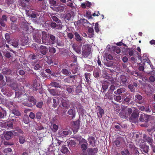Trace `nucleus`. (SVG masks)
Here are the masks:
<instances>
[{"instance_id":"f257e3e1","label":"nucleus","mask_w":155,"mask_h":155,"mask_svg":"<svg viewBox=\"0 0 155 155\" xmlns=\"http://www.w3.org/2000/svg\"><path fill=\"white\" fill-rule=\"evenodd\" d=\"M16 121L15 119H12L9 120L7 122H2L0 126L3 129H8V128H12L13 127V124L15 123Z\"/></svg>"},{"instance_id":"f03ea898","label":"nucleus","mask_w":155,"mask_h":155,"mask_svg":"<svg viewBox=\"0 0 155 155\" xmlns=\"http://www.w3.org/2000/svg\"><path fill=\"white\" fill-rule=\"evenodd\" d=\"M36 102L37 100L34 96H29L28 97L27 103H24V105L31 107L36 105Z\"/></svg>"},{"instance_id":"7ed1b4c3","label":"nucleus","mask_w":155,"mask_h":155,"mask_svg":"<svg viewBox=\"0 0 155 155\" xmlns=\"http://www.w3.org/2000/svg\"><path fill=\"white\" fill-rule=\"evenodd\" d=\"M48 38L46 42L44 41V44L51 45L57 43L55 36L51 34H48Z\"/></svg>"},{"instance_id":"20e7f679","label":"nucleus","mask_w":155,"mask_h":155,"mask_svg":"<svg viewBox=\"0 0 155 155\" xmlns=\"http://www.w3.org/2000/svg\"><path fill=\"white\" fill-rule=\"evenodd\" d=\"M6 82L7 85L11 87L13 89L16 88L18 87V84L15 80L11 79L10 77L6 76Z\"/></svg>"},{"instance_id":"39448f33","label":"nucleus","mask_w":155,"mask_h":155,"mask_svg":"<svg viewBox=\"0 0 155 155\" xmlns=\"http://www.w3.org/2000/svg\"><path fill=\"white\" fill-rule=\"evenodd\" d=\"M91 53V48L88 45H84L82 47V55L84 58H87Z\"/></svg>"},{"instance_id":"423d86ee","label":"nucleus","mask_w":155,"mask_h":155,"mask_svg":"<svg viewBox=\"0 0 155 155\" xmlns=\"http://www.w3.org/2000/svg\"><path fill=\"white\" fill-rule=\"evenodd\" d=\"M27 34H22L20 36V39L22 46H25L29 43V38Z\"/></svg>"},{"instance_id":"0eeeda50","label":"nucleus","mask_w":155,"mask_h":155,"mask_svg":"<svg viewBox=\"0 0 155 155\" xmlns=\"http://www.w3.org/2000/svg\"><path fill=\"white\" fill-rule=\"evenodd\" d=\"M19 94V92H15V97H17L18 99V100H17V101L21 103L24 105V103H27V101H25V98H26L27 96L26 95Z\"/></svg>"},{"instance_id":"6e6552de","label":"nucleus","mask_w":155,"mask_h":155,"mask_svg":"<svg viewBox=\"0 0 155 155\" xmlns=\"http://www.w3.org/2000/svg\"><path fill=\"white\" fill-rule=\"evenodd\" d=\"M33 40L38 43H41V34L38 31H35L33 33Z\"/></svg>"},{"instance_id":"1a4fd4ad","label":"nucleus","mask_w":155,"mask_h":155,"mask_svg":"<svg viewBox=\"0 0 155 155\" xmlns=\"http://www.w3.org/2000/svg\"><path fill=\"white\" fill-rule=\"evenodd\" d=\"M76 78V75H70L64 79V81L66 83L73 84L75 82Z\"/></svg>"},{"instance_id":"9d476101","label":"nucleus","mask_w":155,"mask_h":155,"mask_svg":"<svg viewBox=\"0 0 155 155\" xmlns=\"http://www.w3.org/2000/svg\"><path fill=\"white\" fill-rule=\"evenodd\" d=\"M26 12L28 15V16L32 18H35L36 19H39L40 17V16L38 17L39 16V13H36L35 12L31 10H28L26 11Z\"/></svg>"},{"instance_id":"9b49d317","label":"nucleus","mask_w":155,"mask_h":155,"mask_svg":"<svg viewBox=\"0 0 155 155\" xmlns=\"http://www.w3.org/2000/svg\"><path fill=\"white\" fill-rule=\"evenodd\" d=\"M150 116L145 114H141L139 117V120L140 121L147 123L149 121V119Z\"/></svg>"},{"instance_id":"f8f14e48","label":"nucleus","mask_w":155,"mask_h":155,"mask_svg":"<svg viewBox=\"0 0 155 155\" xmlns=\"http://www.w3.org/2000/svg\"><path fill=\"white\" fill-rule=\"evenodd\" d=\"M139 147L142 151L146 153H148L149 150V147L146 143H140Z\"/></svg>"},{"instance_id":"ddd939ff","label":"nucleus","mask_w":155,"mask_h":155,"mask_svg":"<svg viewBox=\"0 0 155 155\" xmlns=\"http://www.w3.org/2000/svg\"><path fill=\"white\" fill-rule=\"evenodd\" d=\"M129 96L125 98L123 101V103L124 104L128 105L130 104V102L131 99H133L134 98V94L132 93H129Z\"/></svg>"},{"instance_id":"4468645a","label":"nucleus","mask_w":155,"mask_h":155,"mask_svg":"<svg viewBox=\"0 0 155 155\" xmlns=\"http://www.w3.org/2000/svg\"><path fill=\"white\" fill-rule=\"evenodd\" d=\"M38 50L41 54L45 55L48 52V48L46 46L41 45L38 47Z\"/></svg>"},{"instance_id":"2eb2a0df","label":"nucleus","mask_w":155,"mask_h":155,"mask_svg":"<svg viewBox=\"0 0 155 155\" xmlns=\"http://www.w3.org/2000/svg\"><path fill=\"white\" fill-rule=\"evenodd\" d=\"M135 100L137 103L140 104H143L145 103L142 96L139 94H137L135 95Z\"/></svg>"},{"instance_id":"dca6fc26","label":"nucleus","mask_w":155,"mask_h":155,"mask_svg":"<svg viewBox=\"0 0 155 155\" xmlns=\"http://www.w3.org/2000/svg\"><path fill=\"white\" fill-rule=\"evenodd\" d=\"M67 109L64 108H60L58 107V108L55 110V114L63 116L66 114Z\"/></svg>"},{"instance_id":"f3484780","label":"nucleus","mask_w":155,"mask_h":155,"mask_svg":"<svg viewBox=\"0 0 155 155\" xmlns=\"http://www.w3.org/2000/svg\"><path fill=\"white\" fill-rule=\"evenodd\" d=\"M63 88L66 90L69 94H72L74 91L73 87L72 86L68 85H64Z\"/></svg>"},{"instance_id":"a211bd4d","label":"nucleus","mask_w":155,"mask_h":155,"mask_svg":"<svg viewBox=\"0 0 155 155\" xmlns=\"http://www.w3.org/2000/svg\"><path fill=\"white\" fill-rule=\"evenodd\" d=\"M143 138L145 140V141L147 142L150 146L153 144L152 137H149L145 134H144L143 135Z\"/></svg>"},{"instance_id":"6ab92c4d","label":"nucleus","mask_w":155,"mask_h":155,"mask_svg":"<svg viewBox=\"0 0 155 155\" xmlns=\"http://www.w3.org/2000/svg\"><path fill=\"white\" fill-rule=\"evenodd\" d=\"M87 140L89 142V144L91 146L94 147L95 146L96 140L94 137L92 136H88Z\"/></svg>"},{"instance_id":"aec40b11","label":"nucleus","mask_w":155,"mask_h":155,"mask_svg":"<svg viewBox=\"0 0 155 155\" xmlns=\"http://www.w3.org/2000/svg\"><path fill=\"white\" fill-rule=\"evenodd\" d=\"M128 51H129L127 54L130 57L134 56L136 54H137L138 56H140L139 53H138L137 51H136L133 48H130Z\"/></svg>"},{"instance_id":"412c9836","label":"nucleus","mask_w":155,"mask_h":155,"mask_svg":"<svg viewBox=\"0 0 155 155\" xmlns=\"http://www.w3.org/2000/svg\"><path fill=\"white\" fill-rule=\"evenodd\" d=\"M126 89L124 87H120L116 91L114 92V94L116 95H121L126 92Z\"/></svg>"},{"instance_id":"4be33fe9","label":"nucleus","mask_w":155,"mask_h":155,"mask_svg":"<svg viewBox=\"0 0 155 155\" xmlns=\"http://www.w3.org/2000/svg\"><path fill=\"white\" fill-rule=\"evenodd\" d=\"M72 47L73 49L78 54H81V48L80 46L76 44H74L72 45Z\"/></svg>"},{"instance_id":"5701e85b","label":"nucleus","mask_w":155,"mask_h":155,"mask_svg":"<svg viewBox=\"0 0 155 155\" xmlns=\"http://www.w3.org/2000/svg\"><path fill=\"white\" fill-rule=\"evenodd\" d=\"M47 25H48L49 27H51L52 28L54 29L59 28V27L60 26L58 24L57 25L56 23L54 22L47 23Z\"/></svg>"},{"instance_id":"b1692460","label":"nucleus","mask_w":155,"mask_h":155,"mask_svg":"<svg viewBox=\"0 0 155 155\" xmlns=\"http://www.w3.org/2000/svg\"><path fill=\"white\" fill-rule=\"evenodd\" d=\"M52 101H53V103L52 107L54 108H56L59 103V99L56 97H54L53 98H52Z\"/></svg>"},{"instance_id":"393cba45","label":"nucleus","mask_w":155,"mask_h":155,"mask_svg":"<svg viewBox=\"0 0 155 155\" xmlns=\"http://www.w3.org/2000/svg\"><path fill=\"white\" fill-rule=\"evenodd\" d=\"M110 85L109 82L106 81H104L102 84V88L104 90L103 92L105 91L108 88Z\"/></svg>"},{"instance_id":"a878e982","label":"nucleus","mask_w":155,"mask_h":155,"mask_svg":"<svg viewBox=\"0 0 155 155\" xmlns=\"http://www.w3.org/2000/svg\"><path fill=\"white\" fill-rule=\"evenodd\" d=\"M43 55L41 54L38 55L36 53H33L31 54L30 55V58L33 60L36 59L38 58H41L43 57Z\"/></svg>"},{"instance_id":"bb28decb","label":"nucleus","mask_w":155,"mask_h":155,"mask_svg":"<svg viewBox=\"0 0 155 155\" xmlns=\"http://www.w3.org/2000/svg\"><path fill=\"white\" fill-rule=\"evenodd\" d=\"M14 133H15L14 131L7 132L5 135V137L6 140H9L11 138L12 136Z\"/></svg>"},{"instance_id":"cd10ccee","label":"nucleus","mask_w":155,"mask_h":155,"mask_svg":"<svg viewBox=\"0 0 155 155\" xmlns=\"http://www.w3.org/2000/svg\"><path fill=\"white\" fill-rule=\"evenodd\" d=\"M68 114L73 119L75 117L76 112L74 109H70L68 111Z\"/></svg>"},{"instance_id":"c85d7f7f","label":"nucleus","mask_w":155,"mask_h":155,"mask_svg":"<svg viewBox=\"0 0 155 155\" xmlns=\"http://www.w3.org/2000/svg\"><path fill=\"white\" fill-rule=\"evenodd\" d=\"M98 151V149L97 148L89 149L88 153L89 155H95L96 153H97Z\"/></svg>"},{"instance_id":"c756f323","label":"nucleus","mask_w":155,"mask_h":155,"mask_svg":"<svg viewBox=\"0 0 155 155\" xmlns=\"http://www.w3.org/2000/svg\"><path fill=\"white\" fill-rule=\"evenodd\" d=\"M50 15L51 18H52L53 21L57 22L58 24L60 25L62 24L60 20H59L58 18L56 16L54 15L53 14H51Z\"/></svg>"},{"instance_id":"7c9ffc66","label":"nucleus","mask_w":155,"mask_h":155,"mask_svg":"<svg viewBox=\"0 0 155 155\" xmlns=\"http://www.w3.org/2000/svg\"><path fill=\"white\" fill-rule=\"evenodd\" d=\"M101 74V71L99 69L97 68L93 72V74L95 78H98Z\"/></svg>"},{"instance_id":"2f4dec72","label":"nucleus","mask_w":155,"mask_h":155,"mask_svg":"<svg viewBox=\"0 0 155 155\" xmlns=\"http://www.w3.org/2000/svg\"><path fill=\"white\" fill-rule=\"evenodd\" d=\"M98 108V113L100 114V116L97 113L98 117L100 118L102 117L103 116V114H104V111L103 109H102L100 106H97Z\"/></svg>"},{"instance_id":"473e14b6","label":"nucleus","mask_w":155,"mask_h":155,"mask_svg":"<svg viewBox=\"0 0 155 155\" xmlns=\"http://www.w3.org/2000/svg\"><path fill=\"white\" fill-rule=\"evenodd\" d=\"M124 110L126 114L128 117L130 116L133 111L131 108H127V107L124 108Z\"/></svg>"},{"instance_id":"72a5a7b5","label":"nucleus","mask_w":155,"mask_h":155,"mask_svg":"<svg viewBox=\"0 0 155 155\" xmlns=\"http://www.w3.org/2000/svg\"><path fill=\"white\" fill-rule=\"evenodd\" d=\"M14 108H12V114H13L14 115L19 116L20 115V113L19 112V111L16 109L17 107V106H14Z\"/></svg>"},{"instance_id":"f704fd0d","label":"nucleus","mask_w":155,"mask_h":155,"mask_svg":"<svg viewBox=\"0 0 155 155\" xmlns=\"http://www.w3.org/2000/svg\"><path fill=\"white\" fill-rule=\"evenodd\" d=\"M80 120L79 119L78 120L75 121H74V127L75 128V129L77 131L79 129L80 127Z\"/></svg>"},{"instance_id":"c9c22d12","label":"nucleus","mask_w":155,"mask_h":155,"mask_svg":"<svg viewBox=\"0 0 155 155\" xmlns=\"http://www.w3.org/2000/svg\"><path fill=\"white\" fill-rule=\"evenodd\" d=\"M19 142L20 144H22L24 143L26 141L25 137L23 135H19Z\"/></svg>"},{"instance_id":"e433bc0d","label":"nucleus","mask_w":155,"mask_h":155,"mask_svg":"<svg viewBox=\"0 0 155 155\" xmlns=\"http://www.w3.org/2000/svg\"><path fill=\"white\" fill-rule=\"evenodd\" d=\"M119 115L120 117L124 119H126L128 117L126 114L124 110V108L122 109L120 113H119Z\"/></svg>"},{"instance_id":"4c0bfd02","label":"nucleus","mask_w":155,"mask_h":155,"mask_svg":"<svg viewBox=\"0 0 155 155\" xmlns=\"http://www.w3.org/2000/svg\"><path fill=\"white\" fill-rule=\"evenodd\" d=\"M34 69L36 70H41L42 69V66L39 64H35V63H32Z\"/></svg>"},{"instance_id":"58836bf2","label":"nucleus","mask_w":155,"mask_h":155,"mask_svg":"<svg viewBox=\"0 0 155 155\" xmlns=\"http://www.w3.org/2000/svg\"><path fill=\"white\" fill-rule=\"evenodd\" d=\"M61 105L63 108H65L67 110L69 108L70 105L68 104V101L62 100L61 101Z\"/></svg>"},{"instance_id":"ea45409f","label":"nucleus","mask_w":155,"mask_h":155,"mask_svg":"<svg viewBox=\"0 0 155 155\" xmlns=\"http://www.w3.org/2000/svg\"><path fill=\"white\" fill-rule=\"evenodd\" d=\"M74 35L75 36V39L76 41L78 42H81L82 40V37L77 32H75Z\"/></svg>"},{"instance_id":"a19ab883","label":"nucleus","mask_w":155,"mask_h":155,"mask_svg":"<svg viewBox=\"0 0 155 155\" xmlns=\"http://www.w3.org/2000/svg\"><path fill=\"white\" fill-rule=\"evenodd\" d=\"M42 116V113L40 111L37 112L35 114V119L38 121L41 119Z\"/></svg>"},{"instance_id":"79ce46f5","label":"nucleus","mask_w":155,"mask_h":155,"mask_svg":"<svg viewBox=\"0 0 155 155\" xmlns=\"http://www.w3.org/2000/svg\"><path fill=\"white\" fill-rule=\"evenodd\" d=\"M40 86V84L39 83H37L36 81H34V83L33 85V88L34 90H37L38 89H39Z\"/></svg>"},{"instance_id":"37998d69","label":"nucleus","mask_w":155,"mask_h":155,"mask_svg":"<svg viewBox=\"0 0 155 155\" xmlns=\"http://www.w3.org/2000/svg\"><path fill=\"white\" fill-rule=\"evenodd\" d=\"M68 145L69 147H75L76 144V142L74 140H70L68 141Z\"/></svg>"},{"instance_id":"c03bdc74","label":"nucleus","mask_w":155,"mask_h":155,"mask_svg":"<svg viewBox=\"0 0 155 155\" xmlns=\"http://www.w3.org/2000/svg\"><path fill=\"white\" fill-rule=\"evenodd\" d=\"M91 5V3L88 1H87L85 3H82L81 6L82 8H85L86 7H90Z\"/></svg>"},{"instance_id":"a18cd8bd","label":"nucleus","mask_w":155,"mask_h":155,"mask_svg":"<svg viewBox=\"0 0 155 155\" xmlns=\"http://www.w3.org/2000/svg\"><path fill=\"white\" fill-rule=\"evenodd\" d=\"M120 78L121 83L123 85L125 84L127 81L126 77L125 75H122L120 76Z\"/></svg>"},{"instance_id":"49530a36","label":"nucleus","mask_w":155,"mask_h":155,"mask_svg":"<svg viewBox=\"0 0 155 155\" xmlns=\"http://www.w3.org/2000/svg\"><path fill=\"white\" fill-rule=\"evenodd\" d=\"M81 144V149L83 152L84 153L86 152L87 149V148L88 143H82Z\"/></svg>"},{"instance_id":"de8ad7c7","label":"nucleus","mask_w":155,"mask_h":155,"mask_svg":"<svg viewBox=\"0 0 155 155\" xmlns=\"http://www.w3.org/2000/svg\"><path fill=\"white\" fill-rule=\"evenodd\" d=\"M42 32V34L41 39H42V42L43 44H44V41H45V42H46L47 41V40L46 39L47 36V34L46 32L45 31H43Z\"/></svg>"},{"instance_id":"09e8293b","label":"nucleus","mask_w":155,"mask_h":155,"mask_svg":"<svg viewBox=\"0 0 155 155\" xmlns=\"http://www.w3.org/2000/svg\"><path fill=\"white\" fill-rule=\"evenodd\" d=\"M12 45L14 47H17L18 45V40L17 39H13L12 41Z\"/></svg>"},{"instance_id":"8fccbe9b","label":"nucleus","mask_w":155,"mask_h":155,"mask_svg":"<svg viewBox=\"0 0 155 155\" xmlns=\"http://www.w3.org/2000/svg\"><path fill=\"white\" fill-rule=\"evenodd\" d=\"M104 97L105 99H107L110 100H112L113 98V97H112V94L109 92L105 94Z\"/></svg>"},{"instance_id":"3c124183","label":"nucleus","mask_w":155,"mask_h":155,"mask_svg":"<svg viewBox=\"0 0 155 155\" xmlns=\"http://www.w3.org/2000/svg\"><path fill=\"white\" fill-rule=\"evenodd\" d=\"M61 152L63 153L67 154L69 152V150L67 147L64 145L62 147Z\"/></svg>"},{"instance_id":"603ef678","label":"nucleus","mask_w":155,"mask_h":155,"mask_svg":"<svg viewBox=\"0 0 155 155\" xmlns=\"http://www.w3.org/2000/svg\"><path fill=\"white\" fill-rule=\"evenodd\" d=\"M7 115V113L6 110H2L0 111V119L6 117Z\"/></svg>"},{"instance_id":"864d4df0","label":"nucleus","mask_w":155,"mask_h":155,"mask_svg":"<svg viewBox=\"0 0 155 155\" xmlns=\"http://www.w3.org/2000/svg\"><path fill=\"white\" fill-rule=\"evenodd\" d=\"M37 108L39 109H41L44 105V103L42 101H40L36 103L35 105Z\"/></svg>"},{"instance_id":"5fc2aeb1","label":"nucleus","mask_w":155,"mask_h":155,"mask_svg":"<svg viewBox=\"0 0 155 155\" xmlns=\"http://www.w3.org/2000/svg\"><path fill=\"white\" fill-rule=\"evenodd\" d=\"M113 95L114 99L115 101L119 102L121 101L122 97L120 95L116 96L114 94Z\"/></svg>"},{"instance_id":"6e6d98bb","label":"nucleus","mask_w":155,"mask_h":155,"mask_svg":"<svg viewBox=\"0 0 155 155\" xmlns=\"http://www.w3.org/2000/svg\"><path fill=\"white\" fill-rule=\"evenodd\" d=\"M23 122L25 124H28L30 122L29 119L28 115L24 116L23 119Z\"/></svg>"},{"instance_id":"4d7b16f0","label":"nucleus","mask_w":155,"mask_h":155,"mask_svg":"<svg viewBox=\"0 0 155 155\" xmlns=\"http://www.w3.org/2000/svg\"><path fill=\"white\" fill-rule=\"evenodd\" d=\"M50 85L52 87L57 88H60L61 87L60 84L59 83L56 82L51 83Z\"/></svg>"},{"instance_id":"13d9d810","label":"nucleus","mask_w":155,"mask_h":155,"mask_svg":"<svg viewBox=\"0 0 155 155\" xmlns=\"http://www.w3.org/2000/svg\"><path fill=\"white\" fill-rule=\"evenodd\" d=\"M62 73L64 75H70L71 73L70 71L66 69H63L61 71Z\"/></svg>"},{"instance_id":"bf43d9fd","label":"nucleus","mask_w":155,"mask_h":155,"mask_svg":"<svg viewBox=\"0 0 155 155\" xmlns=\"http://www.w3.org/2000/svg\"><path fill=\"white\" fill-rule=\"evenodd\" d=\"M5 71H3V72H4V73L6 75L5 76H7V77H8V75L9 76L12 75V71L11 70L9 69H5Z\"/></svg>"},{"instance_id":"052dcab7","label":"nucleus","mask_w":155,"mask_h":155,"mask_svg":"<svg viewBox=\"0 0 155 155\" xmlns=\"http://www.w3.org/2000/svg\"><path fill=\"white\" fill-rule=\"evenodd\" d=\"M48 49L49 53L51 54H54L56 52V49L54 47H49Z\"/></svg>"},{"instance_id":"680f3d73","label":"nucleus","mask_w":155,"mask_h":155,"mask_svg":"<svg viewBox=\"0 0 155 155\" xmlns=\"http://www.w3.org/2000/svg\"><path fill=\"white\" fill-rule=\"evenodd\" d=\"M138 117V114L136 111H134L132 113L131 117L135 119L137 118Z\"/></svg>"},{"instance_id":"e2e57ef3","label":"nucleus","mask_w":155,"mask_h":155,"mask_svg":"<svg viewBox=\"0 0 155 155\" xmlns=\"http://www.w3.org/2000/svg\"><path fill=\"white\" fill-rule=\"evenodd\" d=\"M46 57L47 58L46 61L47 63L49 65L53 64V61L52 58L51 57H49L48 56H47Z\"/></svg>"},{"instance_id":"0e129e2a","label":"nucleus","mask_w":155,"mask_h":155,"mask_svg":"<svg viewBox=\"0 0 155 155\" xmlns=\"http://www.w3.org/2000/svg\"><path fill=\"white\" fill-rule=\"evenodd\" d=\"M128 88L130 91L132 93H134L135 92V88L132 84H130L128 85Z\"/></svg>"},{"instance_id":"69168bd1","label":"nucleus","mask_w":155,"mask_h":155,"mask_svg":"<svg viewBox=\"0 0 155 155\" xmlns=\"http://www.w3.org/2000/svg\"><path fill=\"white\" fill-rule=\"evenodd\" d=\"M113 49L116 53L119 54L120 53L121 50L120 48H117L116 47H113Z\"/></svg>"},{"instance_id":"338daca9","label":"nucleus","mask_w":155,"mask_h":155,"mask_svg":"<svg viewBox=\"0 0 155 155\" xmlns=\"http://www.w3.org/2000/svg\"><path fill=\"white\" fill-rule=\"evenodd\" d=\"M85 15L88 19L92 18L91 12L89 11H87L86 12Z\"/></svg>"},{"instance_id":"774afa93","label":"nucleus","mask_w":155,"mask_h":155,"mask_svg":"<svg viewBox=\"0 0 155 155\" xmlns=\"http://www.w3.org/2000/svg\"><path fill=\"white\" fill-rule=\"evenodd\" d=\"M122 155H129L130 153L128 150L125 149L124 150L122 151L121 152Z\"/></svg>"}]
</instances>
